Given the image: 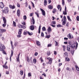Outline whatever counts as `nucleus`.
<instances>
[{
	"mask_svg": "<svg viewBox=\"0 0 79 79\" xmlns=\"http://www.w3.org/2000/svg\"><path fill=\"white\" fill-rule=\"evenodd\" d=\"M71 47V52L72 54H73L74 52V50H76V46L74 44H72L70 46Z\"/></svg>",
	"mask_w": 79,
	"mask_h": 79,
	"instance_id": "obj_1",
	"label": "nucleus"
},
{
	"mask_svg": "<svg viewBox=\"0 0 79 79\" xmlns=\"http://www.w3.org/2000/svg\"><path fill=\"white\" fill-rule=\"evenodd\" d=\"M5 49V46L3 44H2V43H0V51L2 52H4L5 50L3 49Z\"/></svg>",
	"mask_w": 79,
	"mask_h": 79,
	"instance_id": "obj_2",
	"label": "nucleus"
},
{
	"mask_svg": "<svg viewBox=\"0 0 79 79\" xmlns=\"http://www.w3.org/2000/svg\"><path fill=\"white\" fill-rule=\"evenodd\" d=\"M2 19H3L4 23V24H3V27H5L6 25V20L4 17H2Z\"/></svg>",
	"mask_w": 79,
	"mask_h": 79,
	"instance_id": "obj_3",
	"label": "nucleus"
},
{
	"mask_svg": "<svg viewBox=\"0 0 79 79\" xmlns=\"http://www.w3.org/2000/svg\"><path fill=\"white\" fill-rule=\"evenodd\" d=\"M3 11L4 13L7 14L8 13V9L7 7H5Z\"/></svg>",
	"mask_w": 79,
	"mask_h": 79,
	"instance_id": "obj_4",
	"label": "nucleus"
},
{
	"mask_svg": "<svg viewBox=\"0 0 79 79\" xmlns=\"http://www.w3.org/2000/svg\"><path fill=\"white\" fill-rule=\"evenodd\" d=\"M67 12H68V10H67V8L66 6H65L64 11H63V14L64 15H67Z\"/></svg>",
	"mask_w": 79,
	"mask_h": 79,
	"instance_id": "obj_5",
	"label": "nucleus"
},
{
	"mask_svg": "<svg viewBox=\"0 0 79 79\" xmlns=\"http://www.w3.org/2000/svg\"><path fill=\"white\" fill-rule=\"evenodd\" d=\"M64 20L62 23L63 25H64L66 24V17L65 16H64Z\"/></svg>",
	"mask_w": 79,
	"mask_h": 79,
	"instance_id": "obj_6",
	"label": "nucleus"
},
{
	"mask_svg": "<svg viewBox=\"0 0 79 79\" xmlns=\"http://www.w3.org/2000/svg\"><path fill=\"white\" fill-rule=\"evenodd\" d=\"M6 32V29H0V33H3Z\"/></svg>",
	"mask_w": 79,
	"mask_h": 79,
	"instance_id": "obj_7",
	"label": "nucleus"
},
{
	"mask_svg": "<svg viewBox=\"0 0 79 79\" xmlns=\"http://www.w3.org/2000/svg\"><path fill=\"white\" fill-rule=\"evenodd\" d=\"M67 49L68 52H70L71 51V46L69 45H67Z\"/></svg>",
	"mask_w": 79,
	"mask_h": 79,
	"instance_id": "obj_8",
	"label": "nucleus"
},
{
	"mask_svg": "<svg viewBox=\"0 0 79 79\" xmlns=\"http://www.w3.org/2000/svg\"><path fill=\"white\" fill-rule=\"evenodd\" d=\"M20 54H21V53H19L18 55V57H17L16 58L17 62H19V56H20Z\"/></svg>",
	"mask_w": 79,
	"mask_h": 79,
	"instance_id": "obj_9",
	"label": "nucleus"
},
{
	"mask_svg": "<svg viewBox=\"0 0 79 79\" xmlns=\"http://www.w3.org/2000/svg\"><path fill=\"white\" fill-rule=\"evenodd\" d=\"M40 10L42 12V15H43V16H45V10L41 8L40 9Z\"/></svg>",
	"mask_w": 79,
	"mask_h": 79,
	"instance_id": "obj_10",
	"label": "nucleus"
},
{
	"mask_svg": "<svg viewBox=\"0 0 79 79\" xmlns=\"http://www.w3.org/2000/svg\"><path fill=\"white\" fill-rule=\"evenodd\" d=\"M0 7L1 8H3L4 7V4L3 2H1L0 3Z\"/></svg>",
	"mask_w": 79,
	"mask_h": 79,
	"instance_id": "obj_11",
	"label": "nucleus"
},
{
	"mask_svg": "<svg viewBox=\"0 0 79 79\" xmlns=\"http://www.w3.org/2000/svg\"><path fill=\"white\" fill-rule=\"evenodd\" d=\"M21 15V13H20V10L19 9H18L17 11V15L18 16H20V15Z\"/></svg>",
	"mask_w": 79,
	"mask_h": 79,
	"instance_id": "obj_12",
	"label": "nucleus"
},
{
	"mask_svg": "<svg viewBox=\"0 0 79 79\" xmlns=\"http://www.w3.org/2000/svg\"><path fill=\"white\" fill-rule=\"evenodd\" d=\"M68 36L69 39H72L73 38V36L71 35V34L69 33V34L68 35Z\"/></svg>",
	"mask_w": 79,
	"mask_h": 79,
	"instance_id": "obj_13",
	"label": "nucleus"
},
{
	"mask_svg": "<svg viewBox=\"0 0 79 79\" xmlns=\"http://www.w3.org/2000/svg\"><path fill=\"white\" fill-rule=\"evenodd\" d=\"M13 55V50H12L11 51V54L10 55V61H11V57H12V56Z\"/></svg>",
	"mask_w": 79,
	"mask_h": 79,
	"instance_id": "obj_14",
	"label": "nucleus"
},
{
	"mask_svg": "<svg viewBox=\"0 0 79 79\" xmlns=\"http://www.w3.org/2000/svg\"><path fill=\"white\" fill-rule=\"evenodd\" d=\"M47 31L48 32L50 33V32L52 31V29L51 28V27H49Z\"/></svg>",
	"mask_w": 79,
	"mask_h": 79,
	"instance_id": "obj_15",
	"label": "nucleus"
},
{
	"mask_svg": "<svg viewBox=\"0 0 79 79\" xmlns=\"http://www.w3.org/2000/svg\"><path fill=\"white\" fill-rule=\"evenodd\" d=\"M22 33V29H20L19 30V31L18 32V34H19L20 35H21V34Z\"/></svg>",
	"mask_w": 79,
	"mask_h": 79,
	"instance_id": "obj_16",
	"label": "nucleus"
},
{
	"mask_svg": "<svg viewBox=\"0 0 79 79\" xmlns=\"http://www.w3.org/2000/svg\"><path fill=\"white\" fill-rule=\"evenodd\" d=\"M38 12H39V11L38 10H37L36 12H35V14L36 15H37V17H38V18H39V13H38Z\"/></svg>",
	"mask_w": 79,
	"mask_h": 79,
	"instance_id": "obj_17",
	"label": "nucleus"
},
{
	"mask_svg": "<svg viewBox=\"0 0 79 79\" xmlns=\"http://www.w3.org/2000/svg\"><path fill=\"white\" fill-rule=\"evenodd\" d=\"M30 29L31 31H33V30H34V26L31 25L30 26Z\"/></svg>",
	"mask_w": 79,
	"mask_h": 79,
	"instance_id": "obj_18",
	"label": "nucleus"
},
{
	"mask_svg": "<svg viewBox=\"0 0 79 79\" xmlns=\"http://www.w3.org/2000/svg\"><path fill=\"white\" fill-rule=\"evenodd\" d=\"M9 7L10 8H12V9H14L15 8V6H12L11 5H10Z\"/></svg>",
	"mask_w": 79,
	"mask_h": 79,
	"instance_id": "obj_19",
	"label": "nucleus"
},
{
	"mask_svg": "<svg viewBox=\"0 0 79 79\" xmlns=\"http://www.w3.org/2000/svg\"><path fill=\"white\" fill-rule=\"evenodd\" d=\"M31 21L32 22L33 24H35V20H34V17H32Z\"/></svg>",
	"mask_w": 79,
	"mask_h": 79,
	"instance_id": "obj_20",
	"label": "nucleus"
},
{
	"mask_svg": "<svg viewBox=\"0 0 79 79\" xmlns=\"http://www.w3.org/2000/svg\"><path fill=\"white\" fill-rule=\"evenodd\" d=\"M68 54L67 52H65L64 53V56L66 58V57H68Z\"/></svg>",
	"mask_w": 79,
	"mask_h": 79,
	"instance_id": "obj_21",
	"label": "nucleus"
},
{
	"mask_svg": "<svg viewBox=\"0 0 79 79\" xmlns=\"http://www.w3.org/2000/svg\"><path fill=\"white\" fill-rule=\"evenodd\" d=\"M44 6H46L47 5V0H44Z\"/></svg>",
	"mask_w": 79,
	"mask_h": 79,
	"instance_id": "obj_22",
	"label": "nucleus"
},
{
	"mask_svg": "<svg viewBox=\"0 0 79 79\" xmlns=\"http://www.w3.org/2000/svg\"><path fill=\"white\" fill-rule=\"evenodd\" d=\"M65 60L66 61H70V59H69L68 57H66Z\"/></svg>",
	"mask_w": 79,
	"mask_h": 79,
	"instance_id": "obj_23",
	"label": "nucleus"
},
{
	"mask_svg": "<svg viewBox=\"0 0 79 79\" xmlns=\"http://www.w3.org/2000/svg\"><path fill=\"white\" fill-rule=\"evenodd\" d=\"M67 19H68V20L69 21H72V20H71V19H70V17L69 16H67Z\"/></svg>",
	"mask_w": 79,
	"mask_h": 79,
	"instance_id": "obj_24",
	"label": "nucleus"
},
{
	"mask_svg": "<svg viewBox=\"0 0 79 79\" xmlns=\"http://www.w3.org/2000/svg\"><path fill=\"white\" fill-rule=\"evenodd\" d=\"M40 29H41V27H40V26L39 27V30H38L39 34H40Z\"/></svg>",
	"mask_w": 79,
	"mask_h": 79,
	"instance_id": "obj_25",
	"label": "nucleus"
},
{
	"mask_svg": "<svg viewBox=\"0 0 79 79\" xmlns=\"http://www.w3.org/2000/svg\"><path fill=\"white\" fill-rule=\"evenodd\" d=\"M2 66L3 68H4L5 69H8V67L6 65H3Z\"/></svg>",
	"mask_w": 79,
	"mask_h": 79,
	"instance_id": "obj_26",
	"label": "nucleus"
},
{
	"mask_svg": "<svg viewBox=\"0 0 79 79\" xmlns=\"http://www.w3.org/2000/svg\"><path fill=\"white\" fill-rule=\"evenodd\" d=\"M42 30L43 31H46V28H45V27H43L42 28Z\"/></svg>",
	"mask_w": 79,
	"mask_h": 79,
	"instance_id": "obj_27",
	"label": "nucleus"
},
{
	"mask_svg": "<svg viewBox=\"0 0 79 79\" xmlns=\"http://www.w3.org/2000/svg\"><path fill=\"white\" fill-rule=\"evenodd\" d=\"M47 54L48 56H49V55H50V51H48L47 52Z\"/></svg>",
	"mask_w": 79,
	"mask_h": 79,
	"instance_id": "obj_28",
	"label": "nucleus"
},
{
	"mask_svg": "<svg viewBox=\"0 0 79 79\" xmlns=\"http://www.w3.org/2000/svg\"><path fill=\"white\" fill-rule=\"evenodd\" d=\"M57 27H63L60 24L57 25Z\"/></svg>",
	"mask_w": 79,
	"mask_h": 79,
	"instance_id": "obj_29",
	"label": "nucleus"
},
{
	"mask_svg": "<svg viewBox=\"0 0 79 79\" xmlns=\"http://www.w3.org/2000/svg\"><path fill=\"white\" fill-rule=\"evenodd\" d=\"M48 8L50 9H53V6H51V5H49L48 6Z\"/></svg>",
	"mask_w": 79,
	"mask_h": 79,
	"instance_id": "obj_30",
	"label": "nucleus"
},
{
	"mask_svg": "<svg viewBox=\"0 0 79 79\" xmlns=\"http://www.w3.org/2000/svg\"><path fill=\"white\" fill-rule=\"evenodd\" d=\"M28 34L29 35H32L33 34L32 32L30 33L29 32H28Z\"/></svg>",
	"mask_w": 79,
	"mask_h": 79,
	"instance_id": "obj_31",
	"label": "nucleus"
},
{
	"mask_svg": "<svg viewBox=\"0 0 79 79\" xmlns=\"http://www.w3.org/2000/svg\"><path fill=\"white\" fill-rule=\"evenodd\" d=\"M47 59L48 60V61H52V59L50 57L48 58Z\"/></svg>",
	"mask_w": 79,
	"mask_h": 79,
	"instance_id": "obj_32",
	"label": "nucleus"
},
{
	"mask_svg": "<svg viewBox=\"0 0 79 79\" xmlns=\"http://www.w3.org/2000/svg\"><path fill=\"white\" fill-rule=\"evenodd\" d=\"M13 25L15 27H16V23L15 21H13Z\"/></svg>",
	"mask_w": 79,
	"mask_h": 79,
	"instance_id": "obj_33",
	"label": "nucleus"
},
{
	"mask_svg": "<svg viewBox=\"0 0 79 79\" xmlns=\"http://www.w3.org/2000/svg\"><path fill=\"white\" fill-rule=\"evenodd\" d=\"M55 46H58V42H57L56 41H55Z\"/></svg>",
	"mask_w": 79,
	"mask_h": 79,
	"instance_id": "obj_34",
	"label": "nucleus"
},
{
	"mask_svg": "<svg viewBox=\"0 0 79 79\" xmlns=\"http://www.w3.org/2000/svg\"><path fill=\"white\" fill-rule=\"evenodd\" d=\"M18 26L19 28H21L22 27V25L19 24L18 25Z\"/></svg>",
	"mask_w": 79,
	"mask_h": 79,
	"instance_id": "obj_35",
	"label": "nucleus"
},
{
	"mask_svg": "<svg viewBox=\"0 0 79 79\" xmlns=\"http://www.w3.org/2000/svg\"><path fill=\"white\" fill-rule=\"evenodd\" d=\"M36 44H37V45H40V42H39V41H37L36 42Z\"/></svg>",
	"mask_w": 79,
	"mask_h": 79,
	"instance_id": "obj_36",
	"label": "nucleus"
},
{
	"mask_svg": "<svg viewBox=\"0 0 79 79\" xmlns=\"http://www.w3.org/2000/svg\"><path fill=\"white\" fill-rule=\"evenodd\" d=\"M62 4L63 6L64 5V0H62Z\"/></svg>",
	"mask_w": 79,
	"mask_h": 79,
	"instance_id": "obj_37",
	"label": "nucleus"
},
{
	"mask_svg": "<svg viewBox=\"0 0 79 79\" xmlns=\"http://www.w3.org/2000/svg\"><path fill=\"white\" fill-rule=\"evenodd\" d=\"M28 76H29V77H31V76L32 75L31 74V73H28Z\"/></svg>",
	"mask_w": 79,
	"mask_h": 79,
	"instance_id": "obj_38",
	"label": "nucleus"
},
{
	"mask_svg": "<svg viewBox=\"0 0 79 79\" xmlns=\"http://www.w3.org/2000/svg\"><path fill=\"white\" fill-rule=\"evenodd\" d=\"M20 74L21 76H22L23 74V71L21 70L20 71Z\"/></svg>",
	"mask_w": 79,
	"mask_h": 79,
	"instance_id": "obj_39",
	"label": "nucleus"
},
{
	"mask_svg": "<svg viewBox=\"0 0 79 79\" xmlns=\"http://www.w3.org/2000/svg\"><path fill=\"white\" fill-rule=\"evenodd\" d=\"M66 69L67 71H71V69L67 67L66 68Z\"/></svg>",
	"mask_w": 79,
	"mask_h": 79,
	"instance_id": "obj_40",
	"label": "nucleus"
},
{
	"mask_svg": "<svg viewBox=\"0 0 79 79\" xmlns=\"http://www.w3.org/2000/svg\"><path fill=\"white\" fill-rule=\"evenodd\" d=\"M52 61H49L47 63V64H52Z\"/></svg>",
	"mask_w": 79,
	"mask_h": 79,
	"instance_id": "obj_41",
	"label": "nucleus"
},
{
	"mask_svg": "<svg viewBox=\"0 0 79 79\" xmlns=\"http://www.w3.org/2000/svg\"><path fill=\"white\" fill-rule=\"evenodd\" d=\"M27 19V17H26V15H25L23 16V19L26 20Z\"/></svg>",
	"mask_w": 79,
	"mask_h": 79,
	"instance_id": "obj_42",
	"label": "nucleus"
},
{
	"mask_svg": "<svg viewBox=\"0 0 79 79\" xmlns=\"http://www.w3.org/2000/svg\"><path fill=\"white\" fill-rule=\"evenodd\" d=\"M33 62L34 63H36V59H33Z\"/></svg>",
	"mask_w": 79,
	"mask_h": 79,
	"instance_id": "obj_43",
	"label": "nucleus"
},
{
	"mask_svg": "<svg viewBox=\"0 0 79 79\" xmlns=\"http://www.w3.org/2000/svg\"><path fill=\"white\" fill-rule=\"evenodd\" d=\"M27 61H28V62H30V60L29 59V58L28 57H27Z\"/></svg>",
	"mask_w": 79,
	"mask_h": 79,
	"instance_id": "obj_44",
	"label": "nucleus"
},
{
	"mask_svg": "<svg viewBox=\"0 0 79 79\" xmlns=\"http://www.w3.org/2000/svg\"><path fill=\"white\" fill-rule=\"evenodd\" d=\"M17 37L19 38V37H21V35L18 34V35H17Z\"/></svg>",
	"mask_w": 79,
	"mask_h": 79,
	"instance_id": "obj_45",
	"label": "nucleus"
},
{
	"mask_svg": "<svg viewBox=\"0 0 79 79\" xmlns=\"http://www.w3.org/2000/svg\"><path fill=\"white\" fill-rule=\"evenodd\" d=\"M56 12V10H55V9H54L52 11V12L53 13H55Z\"/></svg>",
	"mask_w": 79,
	"mask_h": 79,
	"instance_id": "obj_46",
	"label": "nucleus"
},
{
	"mask_svg": "<svg viewBox=\"0 0 79 79\" xmlns=\"http://www.w3.org/2000/svg\"><path fill=\"white\" fill-rule=\"evenodd\" d=\"M60 7H61V6L60 5H58L57 6V8L58 10L60 9Z\"/></svg>",
	"mask_w": 79,
	"mask_h": 79,
	"instance_id": "obj_47",
	"label": "nucleus"
},
{
	"mask_svg": "<svg viewBox=\"0 0 79 79\" xmlns=\"http://www.w3.org/2000/svg\"><path fill=\"white\" fill-rule=\"evenodd\" d=\"M52 47V44H49L48 45V47Z\"/></svg>",
	"mask_w": 79,
	"mask_h": 79,
	"instance_id": "obj_48",
	"label": "nucleus"
},
{
	"mask_svg": "<svg viewBox=\"0 0 79 79\" xmlns=\"http://www.w3.org/2000/svg\"><path fill=\"white\" fill-rule=\"evenodd\" d=\"M52 23L53 24H56V22L55 21H53L52 22Z\"/></svg>",
	"mask_w": 79,
	"mask_h": 79,
	"instance_id": "obj_49",
	"label": "nucleus"
},
{
	"mask_svg": "<svg viewBox=\"0 0 79 79\" xmlns=\"http://www.w3.org/2000/svg\"><path fill=\"white\" fill-rule=\"evenodd\" d=\"M32 4V6L33 7V8H34L35 7L34 6V3L32 2H31Z\"/></svg>",
	"mask_w": 79,
	"mask_h": 79,
	"instance_id": "obj_50",
	"label": "nucleus"
},
{
	"mask_svg": "<svg viewBox=\"0 0 79 79\" xmlns=\"http://www.w3.org/2000/svg\"><path fill=\"white\" fill-rule=\"evenodd\" d=\"M24 35H26L27 34V31H24Z\"/></svg>",
	"mask_w": 79,
	"mask_h": 79,
	"instance_id": "obj_51",
	"label": "nucleus"
},
{
	"mask_svg": "<svg viewBox=\"0 0 79 79\" xmlns=\"http://www.w3.org/2000/svg\"><path fill=\"white\" fill-rule=\"evenodd\" d=\"M41 37H44V33H43V32L41 33Z\"/></svg>",
	"mask_w": 79,
	"mask_h": 79,
	"instance_id": "obj_52",
	"label": "nucleus"
},
{
	"mask_svg": "<svg viewBox=\"0 0 79 79\" xmlns=\"http://www.w3.org/2000/svg\"><path fill=\"white\" fill-rule=\"evenodd\" d=\"M46 38H47L48 39H49L50 38V35H47L46 36Z\"/></svg>",
	"mask_w": 79,
	"mask_h": 79,
	"instance_id": "obj_53",
	"label": "nucleus"
},
{
	"mask_svg": "<svg viewBox=\"0 0 79 79\" xmlns=\"http://www.w3.org/2000/svg\"><path fill=\"white\" fill-rule=\"evenodd\" d=\"M40 61H41V62H43V61H44L43 59H42V57H41L40 58Z\"/></svg>",
	"mask_w": 79,
	"mask_h": 79,
	"instance_id": "obj_54",
	"label": "nucleus"
},
{
	"mask_svg": "<svg viewBox=\"0 0 79 79\" xmlns=\"http://www.w3.org/2000/svg\"><path fill=\"white\" fill-rule=\"evenodd\" d=\"M21 28H23V29H26V27L22 25V27Z\"/></svg>",
	"mask_w": 79,
	"mask_h": 79,
	"instance_id": "obj_55",
	"label": "nucleus"
},
{
	"mask_svg": "<svg viewBox=\"0 0 79 79\" xmlns=\"http://www.w3.org/2000/svg\"><path fill=\"white\" fill-rule=\"evenodd\" d=\"M77 46H78V43H77L75 50H76L77 48Z\"/></svg>",
	"mask_w": 79,
	"mask_h": 79,
	"instance_id": "obj_56",
	"label": "nucleus"
},
{
	"mask_svg": "<svg viewBox=\"0 0 79 79\" xmlns=\"http://www.w3.org/2000/svg\"><path fill=\"white\" fill-rule=\"evenodd\" d=\"M77 21H79V16H77Z\"/></svg>",
	"mask_w": 79,
	"mask_h": 79,
	"instance_id": "obj_57",
	"label": "nucleus"
},
{
	"mask_svg": "<svg viewBox=\"0 0 79 79\" xmlns=\"http://www.w3.org/2000/svg\"><path fill=\"white\" fill-rule=\"evenodd\" d=\"M17 45H18V42H15V46H17Z\"/></svg>",
	"mask_w": 79,
	"mask_h": 79,
	"instance_id": "obj_58",
	"label": "nucleus"
},
{
	"mask_svg": "<svg viewBox=\"0 0 79 79\" xmlns=\"http://www.w3.org/2000/svg\"><path fill=\"white\" fill-rule=\"evenodd\" d=\"M25 6L26 7H27V2H26L25 3Z\"/></svg>",
	"mask_w": 79,
	"mask_h": 79,
	"instance_id": "obj_59",
	"label": "nucleus"
},
{
	"mask_svg": "<svg viewBox=\"0 0 79 79\" xmlns=\"http://www.w3.org/2000/svg\"><path fill=\"white\" fill-rule=\"evenodd\" d=\"M17 5L18 7H19V8L20 7V4H19V3H17Z\"/></svg>",
	"mask_w": 79,
	"mask_h": 79,
	"instance_id": "obj_60",
	"label": "nucleus"
},
{
	"mask_svg": "<svg viewBox=\"0 0 79 79\" xmlns=\"http://www.w3.org/2000/svg\"><path fill=\"white\" fill-rule=\"evenodd\" d=\"M38 55V53L37 52H35V56H37Z\"/></svg>",
	"mask_w": 79,
	"mask_h": 79,
	"instance_id": "obj_61",
	"label": "nucleus"
},
{
	"mask_svg": "<svg viewBox=\"0 0 79 79\" xmlns=\"http://www.w3.org/2000/svg\"><path fill=\"white\" fill-rule=\"evenodd\" d=\"M6 74H9V71H6Z\"/></svg>",
	"mask_w": 79,
	"mask_h": 79,
	"instance_id": "obj_62",
	"label": "nucleus"
},
{
	"mask_svg": "<svg viewBox=\"0 0 79 79\" xmlns=\"http://www.w3.org/2000/svg\"><path fill=\"white\" fill-rule=\"evenodd\" d=\"M69 25V22H67L66 24V26H68Z\"/></svg>",
	"mask_w": 79,
	"mask_h": 79,
	"instance_id": "obj_63",
	"label": "nucleus"
},
{
	"mask_svg": "<svg viewBox=\"0 0 79 79\" xmlns=\"http://www.w3.org/2000/svg\"><path fill=\"white\" fill-rule=\"evenodd\" d=\"M54 55H56V52L54 51Z\"/></svg>",
	"mask_w": 79,
	"mask_h": 79,
	"instance_id": "obj_64",
	"label": "nucleus"
}]
</instances>
